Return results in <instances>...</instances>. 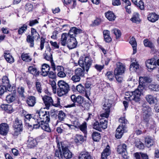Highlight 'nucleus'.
Returning <instances> with one entry per match:
<instances>
[{"mask_svg":"<svg viewBox=\"0 0 159 159\" xmlns=\"http://www.w3.org/2000/svg\"><path fill=\"white\" fill-rule=\"evenodd\" d=\"M143 90V88L142 86L139 85L137 89L130 93L129 95L126 94V96L125 97V99L128 101H134L136 102H138L140 100V96ZM126 93L128 94V93Z\"/></svg>","mask_w":159,"mask_h":159,"instance_id":"nucleus-1","label":"nucleus"},{"mask_svg":"<svg viewBox=\"0 0 159 159\" xmlns=\"http://www.w3.org/2000/svg\"><path fill=\"white\" fill-rule=\"evenodd\" d=\"M58 88L57 89V93L59 97L66 95L70 90L68 84L63 80H60L58 82Z\"/></svg>","mask_w":159,"mask_h":159,"instance_id":"nucleus-2","label":"nucleus"},{"mask_svg":"<svg viewBox=\"0 0 159 159\" xmlns=\"http://www.w3.org/2000/svg\"><path fill=\"white\" fill-rule=\"evenodd\" d=\"M93 60L89 56H86L84 57H81L78 61L79 64L82 68L85 69L88 72L91 67Z\"/></svg>","mask_w":159,"mask_h":159,"instance_id":"nucleus-3","label":"nucleus"},{"mask_svg":"<svg viewBox=\"0 0 159 159\" xmlns=\"http://www.w3.org/2000/svg\"><path fill=\"white\" fill-rule=\"evenodd\" d=\"M57 147L58 149L61 148L62 151V155L64 157L67 159H70L72 157V154L71 152L68 149L67 146L65 144V141H60L59 139H57L56 141Z\"/></svg>","mask_w":159,"mask_h":159,"instance_id":"nucleus-4","label":"nucleus"},{"mask_svg":"<svg viewBox=\"0 0 159 159\" xmlns=\"http://www.w3.org/2000/svg\"><path fill=\"white\" fill-rule=\"evenodd\" d=\"M36 114L37 116L39 117L38 118H36V120H42L47 122L50 121V118L48 111L40 110L37 111Z\"/></svg>","mask_w":159,"mask_h":159,"instance_id":"nucleus-5","label":"nucleus"},{"mask_svg":"<svg viewBox=\"0 0 159 159\" xmlns=\"http://www.w3.org/2000/svg\"><path fill=\"white\" fill-rule=\"evenodd\" d=\"M48 122L42 120H36L35 123H33V127L35 129L41 127L42 129L46 131L50 132L51 129L49 127Z\"/></svg>","mask_w":159,"mask_h":159,"instance_id":"nucleus-6","label":"nucleus"},{"mask_svg":"<svg viewBox=\"0 0 159 159\" xmlns=\"http://www.w3.org/2000/svg\"><path fill=\"white\" fill-rule=\"evenodd\" d=\"M13 127L14 132L13 135L15 137H16L20 134V132L22 131L23 127L21 121L16 118Z\"/></svg>","mask_w":159,"mask_h":159,"instance_id":"nucleus-7","label":"nucleus"},{"mask_svg":"<svg viewBox=\"0 0 159 159\" xmlns=\"http://www.w3.org/2000/svg\"><path fill=\"white\" fill-rule=\"evenodd\" d=\"M51 49L50 47L47 48L45 53L44 54V58L46 60L50 61L51 63V68L53 71L56 70V66L52 60V54L51 52Z\"/></svg>","mask_w":159,"mask_h":159,"instance_id":"nucleus-8","label":"nucleus"},{"mask_svg":"<svg viewBox=\"0 0 159 159\" xmlns=\"http://www.w3.org/2000/svg\"><path fill=\"white\" fill-rule=\"evenodd\" d=\"M117 152L121 154L122 157L124 159H127V146L125 144H122L119 145L117 147Z\"/></svg>","mask_w":159,"mask_h":159,"instance_id":"nucleus-9","label":"nucleus"},{"mask_svg":"<svg viewBox=\"0 0 159 159\" xmlns=\"http://www.w3.org/2000/svg\"><path fill=\"white\" fill-rule=\"evenodd\" d=\"M146 66L148 70H152L156 67V61L154 58H152L146 60L145 62ZM149 71L150 70H149Z\"/></svg>","mask_w":159,"mask_h":159,"instance_id":"nucleus-10","label":"nucleus"},{"mask_svg":"<svg viewBox=\"0 0 159 159\" xmlns=\"http://www.w3.org/2000/svg\"><path fill=\"white\" fill-rule=\"evenodd\" d=\"M82 32V30L80 29H78L75 27L71 28L69 33L67 34L70 38L72 39L75 38L76 34H79Z\"/></svg>","mask_w":159,"mask_h":159,"instance_id":"nucleus-11","label":"nucleus"},{"mask_svg":"<svg viewBox=\"0 0 159 159\" xmlns=\"http://www.w3.org/2000/svg\"><path fill=\"white\" fill-rule=\"evenodd\" d=\"M125 67L123 64L119 62L117 64V67L115 70L114 75H121L124 72Z\"/></svg>","mask_w":159,"mask_h":159,"instance_id":"nucleus-12","label":"nucleus"},{"mask_svg":"<svg viewBox=\"0 0 159 159\" xmlns=\"http://www.w3.org/2000/svg\"><path fill=\"white\" fill-rule=\"evenodd\" d=\"M77 44V42L75 38H70L67 40L66 45L69 49H72L76 47Z\"/></svg>","mask_w":159,"mask_h":159,"instance_id":"nucleus-13","label":"nucleus"},{"mask_svg":"<svg viewBox=\"0 0 159 159\" xmlns=\"http://www.w3.org/2000/svg\"><path fill=\"white\" fill-rule=\"evenodd\" d=\"M9 126L6 123H2L0 125V134L3 135H6L9 131Z\"/></svg>","mask_w":159,"mask_h":159,"instance_id":"nucleus-14","label":"nucleus"},{"mask_svg":"<svg viewBox=\"0 0 159 159\" xmlns=\"http://www.w3.org/2000/svg\"><path fill=\"white\" fill-rule=\"evenodd\" d=\"M124 127L119 125L116 129L115 134L116 137L118 139H120L122 136L124 132L125 131V129L123 128Z\"/></svg>","mask_w":159,"mask_h":159,"instance_id":"nucleus-15","label":"nucleus"},{"mask_svg":"<svg viewBox=\"0 0 159 159\" xmlns=\"http://www.w3.org/2000/svg\"><path fill=\"white\" fill-rule=\"evenodd\" d=\"M112 103V101L111 100L109 99H105L104 104L103 105V109L105 111L110 112Z\"/></svg>","mask_w":159,"mask_h":159,"instance_id":"nucleus-16","label":"nucleus"},{"mask_svg":"<svg viewBox=\"0 0 159 159\" xmlns=\"http://www.w3.org/2000/svg\"><path fill=\"white\" fill-rule=\"evenodd\" d=\"M70 39L68 34L66 33H63L62 34L61 38L60 43L63 46H65L67 43V40Z\"/></svg>","mask_w":159,"mask_h":159,"instance_id":"nucleus-17","label":"nucleus"},{"mask_svg":"<svg viewBox=\"0 0 159 159\" xmlns=\"http://www.w3.org/2000/svg\"><path fill=\"white\" fill-rule=\"evenodd\" d=\"M42 98L47 107H49L51 105L53 104V101L51 97L45 95Z\"/></svg>","mask_w":159,"mask_h":159,"instance_id":"nucleus-18","label":"nucleus"},{"mask_svg":"<svg viewBox=\"0 0 159 159\" xmlns=\"http://www.w3.org/2000/svg\"><path fill=\"white\" fill-rule=\"evenodd\" d=\"M26 102L29 106L33 107L36 103V98L34 96H29L27 98Z\"/></svg>","mask_w":159,"mask_h":159,"instance_id":"nucleus-19","label":"nucleus"},{"mask_svg":"<svg viewBox=\"0 0 159 159\" xmlns=\"http://www.w3.org/2000/svg\"><path fill=\"white\" fill-rule=\"evenodd\" d=\"M139 85H141L143 88V90L144 89L145 85L143 84L145 83H149L151 81L150 78L148 77H140L139 79Z\"/></svg>","mask_w":159,"mask_h":159,"instance_id":"nucleus-20","label":"nucleus"},{"mask_svg":"<svg viewBox=\"0 0 159 159\" xmlns=\"http://www.w3.org/2000/svg\"><path fill=\"white\" fill-rule=\"evenodd\" d=\"M14 90H13V93L8 95L6 97V101L8 103L13 102L16 99L15 93L16 91L14 88Z\"/></svg>","mask_w":159,"mask_h":159,"instance_id":"nucleus-21","label":"nucleus"},{"mask_svg":"<svg viewBox=\"0 0 159 159\" xmlns=\"http://www.w3.org/2000/svg\"><path fill=\"white\" fill-rule=\"evenodd\" d=\"M50 67L49 65L44 64L42 65L41 74L44 76L48 75Z\"/></svg>","mask_w":159,"mask_h":159,"instance_id":"nucleus-22","label":"nucleus"},{"mask_svg":"<svg viewBox=\"0 0 159 159\" xmlns=\"http://www.w3.org/2000/svg\"><path fill=\"white\" fill-rule=\"evenodd\" d=\"M4 57L7 62L9 63H12L14 62V59L12 56L11 55L9 51H5Z\"/></svg>","mask_w":159,"mask_h":159,"instance_id":"nucleus-23","label":"nucleus"},{"mask_svg":"<svg viewBox=\"0 0 159 159\" xmlns=\"http://www.w3.org/2000/svg\"><path fill=\"white\" fill-rule=\"evenodd\" d=\"M110 148L109 145H107L106 148L103 150L101 154L102 159H105L107 158L111 153Z\"/></svg>","mask_w":159,"mask_h":159,"instance_id":"nucleus-24","label":"nucleus"},{"mask_svg":"<svg viewBox=\"0 0 159 159\" xmlns=\"http://www.w3.org/2000/svg\"><path fill=\"white\" fill-rule=\"evenodd\" d=\"M105 16L110 21H113L114 20L116 17V16L113 12L108 11L105 13Z\"/></svg>","mask_w":159,"mask_h":159,"instance_id":"nucleus-25","label":"nucleus"},{"mask_svg":"<svg viewBox=\"0 0 159 159\" xmlns=\"http://www.w3.org/2000/svg\"><path fill=\"white\" fill-rule=\"evenodd\" d=\"M37 143L36 139L32 138H29L27 141L28 147L32 148L37 145Z\"/></svg>","mask_w":159,"mask_h":159,"instance_id":"nucleus-26","label":"nucleus"},{"mask_svg":"<svg viewBox=\"0 0 159 159\" xmlns=\"http://www.w3.org/2000/svg\"><path fill=\"white\" fill-rule=\"evenodd\" d=\"M129 43L132 46L133 50V54H135L137 52V43L135 39L132 37L130 39L129 42Z\"/></svg>","mask_w":159,"mask_h":159,"instance_id":"nucleus-27","label":"nucleus"},{"mask_svg":"<svg viewBox=\"0 0 159 159\" xmlns=\"http://www.w3.org/2000/svg\"><path fill=\"white\" fill-rule=\"evenodd\" d=\"M159 18V16L155 13H152L148 15V20L150 21L154 22L157 20Z\"/></svg>","mask_w":159,"mask_h":159,"instance_id":"nucleus-28","label":"nucleus"},{"mask_svg":"<svg viewBox=\"0 0 159 159\" xmlns=\"http://www.w3.org/2000/svg\"><path fill=\"white\" fill-rule=\"evenodd\" d=\"M146 99L148 102L150 104L155 103L157 102V99L153 96L149 94L147 95L146 97Z\"/></svg>","mask_w":159,"mask_h":159,"instance_id":"nucleus-29","label":"nucleus"},{"mask_svg":"<svg viewBox=\"0 0 159 159\" xmlns=\"http://www.w3.org/2000/svg\"><path fill=\"white\" fill-rule=\"evenodd\" d=\"M145 143L147 147L150 148L153 145V141L152 138L149 136H147L145 139Z\"/></svg>","mask_w":159,"mask_h":159,"instance_id":"nucleus-30","label":"nucleus"},{"mask_svg":"<svg viewBox=\"0 0 159 159\" xmlns=\"http://www.w3.org/2000/svg\"><path fill=\"white\" fill-rule=\"evenodd\" d=\"M85 69L83 68L82 69L80 68H78L75 69V74L76 75L79 76L80 77H83L84 75V72Z\"/></svg>","mask_w":159,"mask_h":159,"instance_id":"nucleus-31","label":"nucleus"},{"mask_svg":"<svg viewBox=\"0 0 159 159\" xmlns=\"http://www.w3.org/2000/svg\"><path fill=\"white\" fill-rule=\"evenodd\" d=\"M79 129L84 134V136H85L87 133V125L86 122H83L81 125H80Z\"/></svg>","mask_w":159,"mask_h":159,"instance_id":"nucleus-32","label":"nucleus"},{"mask_svg":"<svg viewBox=\"0 0 159 159\" xmlns=\"http://www.w3.org/2000/svg\"><path fill=\"white\" fill-rule=\"evenodd\" d=\"M150 110H149V112H150ZM152 114H150L149 112V114L146 113H143V116L144 121L149 123V121L151 120L152 119H151L150 117L152 116Z\"/></svg>","mask_w":159,"mask_h":159,"instance_id":"nucleus-33","label":"nucleus"},{"mask_svg":"<svg viewBox=\"0 0 159 159\" xmlns=\"http://www.w3.org/2000/svg\"><path fill=\"white\" fill-rule=\"evenodd\" d=\"M1 107L3 110L8 112H11L13 111V108L10 105L2 104L1 105Z\"/></svg>","mask_w":159,"mask_h":159,"instance_id":"nucleus-34","label":"nucleus"},{"mask_svg":"<svg viewBox=\"0 0 159 159\" xmlns=\"http://www.w3.org/2000/svg\"><path fill=\"white\" fill-rule=\"evenodd\" d=\"M56 150L55 153V159H63V155L61 150V148Z\"/></svg>","mask_w":159,"mask_h":159,"instance_id":"nucleus-35","label":"nucleus"},{"mask_svg":"<svg viewBox=\"0 0 159 159\" xmlns=\"http://www.w3.org/2000/svg\"><path fill=\"white\" fill-rule=\"evenodd\" d=\"M93 140L95 141H98L101 139L100 133L97 132H93L92 135Z\"/></svg>","mask_w":159,"mask_h":159,"instance_id":"nucleus-36","label":"nucleus"},{"mask_svg":"<svg viewBox=\"0 0 159 159\" xmlns=\"http://www.w3.org/2000/svg\"><path fill=\"white\" fill-rule=\"evenodd\" d=\"M22 59L26 61L30 62L32 60V58L27 53H23L21 56Z\"/></svg>","mask_w":159,"mask_h":159,"instance_id":"nucleus-37","label":"nucleus"},{"mask_svg":"<svg viewBox=\"0 0 159 159\" xmlns=\"http://www.w3.org/2000/svg\"><path fill=\"white\" fill-rule=\"evenodd\" d=\"M28 70L30 73L34 75H39V73L37 71V69L33 66H30L28 68Z\"/></svg>","mask_w":159,"mask_h":159,"instance_id":"nucleus-38","label":"nucleus"},{"mask_svg":"<svg viewBox=\"0 0 159 159\" xmlns=\"http://www.w3.org/2000/svg\"><path fill=\"white\" fill-rule=\"evenodd\" d=\"M76 89L77 91L80 93H84L86 91L85 88L81 84L77 85L76 87Z\"/></svg>","mask_w":159,"mask_h":159,"instance_id":"nucleus-39","label":"nucleus"},{"mask_svg":"<svg viewBox=\"0 0 159 159\" xmlns=\"http://www.w3.org/2000/svg\"><path fill=\"white\" fill-rule=\"evenodd\" d=\"M24 115V117H25V121H26V120H31L32 121L33 123L32 125H33V123H35V121H36V118H33L32 115L30 114H27L26 115Z\"/></svg>","mask_w":159,"mask_h":159,"instance_id":"nucleus-40","label":"nucleus"},{"mask_svg":"<svg viewBox=\"0 0 159 159\" xmlns=\"http://www.w3.org/2000/svg\"><path fill=\"white\" fill-rule=\"evenodd\" d=\"M79 159H91V156L87 153L80 154L79 157Z\"/></svg>","mask_w":159,"mask_h":159,"instance_id":"nucleus-41","label":"nucleus"},{"mask_svg":"<svg viewBox=\"0 0 159 159\" xmlns=\"http://www.w3.org/2000/svg\"><path fill=\"white\" fill-rule=\"evenodd\" d=\"M35 39L30 35H28L27 37L26 40L27 42L30 43V46L33 47L34 46V39Z\"/></svg>","mask_w":159,"mask_h":159,"instance_id":"nucleus-42","label":"nucleus"},{"mask_svg":"<svg viewBox=\"0 0 159 159\" xmlns=\"http://www.w3.org/2000/svg\"><path fill=\"white\" fill-rule=\"evenodd\" d=\"M84 140L83 136L80 134H76L75 136V141L76 143H81Z\"/></svg>","mask_w":159,"mask_h":159,"instance_id":"nucleus-43","label":"nucleus"},{"mask_svg":"<svg viewBox=\"0 0 159 159\" xmlns=\"http://www.w3.org/2000/svg\"><path fill=\"white\" fill-rule=\"evenodd\" d=\"M143 113H149V110H150V114H152L151 108L149 107L148 106L146 105L145 104H143Z\"/></svg>","mask_w":159,"mask_h":159,"instance_id":"nucleus-44","label":"nucleus"},{"mask_svg":"<svg viewBox=\"0 0 159 159\" xmlns=\"http://www.w3.org/2000/svg\"><path fill=\"white\" fill-rule=\"evenodd\" d=\"M119 121L120 124L119 125H121L124 127L123 128L125 129L126 128L125 124L127 123V120L125 119L124 117L120 118L119 119Z\"/></svg>","mask_w":159,"mask_h":159,"instance_id":"nucleus-45","label":"nucleus"},{"mask_svg":"<svg viewBox=\"0 0 159 159\" xmlns=\"http://www.w3.org/2000/svg\"><path fill=\"white\" fill-rule=\"evenodd\" d=\"M143 43L144 46L150 48H153L154 45L148 39H145L143 41Z\"/></svg>","mask_w":159,"mask_h":159,"instance_id":"nucleus-46","label":"nucleus"},{"mask_svg":"<svg viewBox=\"0 0 159 159\" xmlns=\"http://www.w3.org/2000/svg\"><path fill=\"white\" fill-rule=\"evenodd\" d=\"M31 36L34 38L38 39L39 38V35L36 30L34 28H31Z\"/></svg>","mask_w":159,"mask_h":159,"instance_id":"nucleus-47","label":"nucleus"},{"mask_svg":"<svg viewBox=\"0 0 159 159\" xmlns=\"http://www.w3.org/2000/svg\"><path fill=\"white\" fill-rule=\"evenodd\" d=\"M2 84L4 85L5 87L9 86L10 85L9 80L8 77L7 76H4L3 77L2 79Z\"/></svg>","mask_w":159,"mask_h":159,"instance_id":"nucleus-48","label":"nucleus"},{"mask_svg":"<svg viewBox=\"0 0 159 159\" xmlns=\"http://www.w3.org/2000/svg\"><path fill=\"white\" fill-rule=\"evenodd\" d=\"M66 115L65 113L62 111H59L58 114V117L60 121H63L65 118Z\"/></svg>","mask_w":159,"mask_h":159,"instance_id":"nucleus-49","label":"nucleus"},{"mask_svg":"<svg viewBox=\"0 0 159 159\" xmlns=\"http://www.w3.org/2000/svg\"><path fill=\"white\" fill-rule=\"evenodd\" d=\"M107 121L106 120L102 119L100 120V126L101 129H105L107 127Z\"/></svg>","mask_w":159,"mask_h":159,"instance_id":"nucleus-50","label":"nucleus"},{"mask_svg":"<svg viewBox=\"0 0 159 159\" xmlns=\"http://www.w3.org/2000/svg\"><path fill=\"white\" fill-rule=\"evenodd\" d=\"M148 87L150 89L153 91H159V85L157 84H150L149 85Z\"/></svg>","mask_w":159,"mask_h":159,"instance_id":"nucleus-51","label":"nucleus"},{"mask_svg":"<svg viewBox=\"0 0 159 159\" xmlns=\"http://www.w3.org/2000/svg\"><path fill=\"white\" fill-rule=\"evenodd\" d=\"M35 87L36 90L39 93H41L42 91V88L41 83L39 82H36Z\"/></svg>","mask_w":159,"mask_h":159,"instance_id":"nucleus-52","label":"nucleus"},{"mask_svg":"<svg viewBox=\"0 0 159 159\" xmlns=\"http://www.w3.org/2000/svg\"><path fill=\"white\" fill-rule=\"evenodd\" d=\"M131 19L134 22H137L139 21V14L138 13H134Z\"/></svg>","mask_w":159,"mask_h":159,"instance_id":"nucleus-53","label":"nucleus"},{"mask_svg":"<svg viewBox=\"0 0 159 159\" xmlns=\"http://www.w3.org/2000/svg\"><path fill=\"white\" fill-rule=\"evenodd\" d=\"M112 32L116 36V39L119 38L120 37L121 33L119 30L117 29H115L112 30Z\"/></svg>","mask_w":159,"mask_h":159,"instance_id":"nucleus-54","label":"nucleus"},{"mask_svg":"<svg viewBox=\"0 0 159 159\" xmlns=\"http://www.w3.org/2000/svg\"><path fill=\"white\" fill-rule=\"evenodd\" d=\"M116 80L119 84H121L124 81L123 77L119 75H115Z\"/></svg>","mask_w":159,"mask_h":159,"instance_id":"nucleus-55","label":"nucleus"},{"mask_svg":"<svg viewBox=\"0 0 159 159\" xmlns=\"http://www.w3.org/2000/svg\"><path fill=\"white\" fill-rule=\"evenodd\" d=\"M25 10L28 12L31 11L33 8V6L30 3H27L25 6Z\"/></svg>","mask_w":159,"mask_h":159,"instance_id":"nucleus-56","label":"nucleus"},{"mask_svg":"<svg viewBox=\"0 0 159 159\" xmlns=\"http://www.w3.org/2000/svg\"><path fill=\"white\" fill-rule=\"evenodd\" d=\"M18 92L21 97L24 98V93H25V89L24 87L21 86L19 87L18 89Z\"/></svg>","mask_w":159,"mask_h":159,"instance_id":"nucleus-57","label":"nucleus"},{"mask_svg":"<svg viewBox=\"0 0 159 159\" xmlns=\"http://www.w3.org/2000/svg\"><path fill=\"white\" fill-rule=\"evenodd\" d=\"M135 146L140 149H143L144 148L143 144L141 142L138 140L135 142Z\"/></svg>","mask_w":159,"mask_h":159,"instance_id":"nucleus-58","label":"nucleus"},{"mask_svg":"<svg viewBox=\"0 0 159 159\" xmlns=\"http://www.w3.org/2000/svg\"><path fill=\"white\" fill-rule=\"evenodd\" d=\"M139 64H138L137 62H133L130 66V70H131V69H132V70H135L139 68Z\"/></svg>","mask_w":159,"mask_h":159,"instance_id":"nucleus-59","label":"nucleus"},{"mask_svg":"<svg viewBox=\"0 0 159 159\" xmlns=\"http://www.w3.org/2000/svg\"><path fill=\"white\" fill-rule=\"evenodd\" d=\"M93 129L100 131H101L102 130L100 126V123H99L98 121H96L94 123L93 125Z\"/></svg>","mask_w":159,"mask_h":159,"instance_id":"nucleus-60","label":"nucleus"},{"mask_svg":"<svg viewBox=\"0 0 159 159\" xmlns=\"http://www.w3.org/2000/svg\"><path fill=\"white\" fill-rule=\"evenodd\" d=\"M27 29V25L25 24L23 25L18 30V33L20 34H21L24 31H25Z\"/></svg>","mask_w":159,"mask_h":159,"instance_id":"nucleus-61","label":"nucleus"},{"mask_svg":"<svg viewBox=\"0 0 159 159\" xmlns=\"http://www.w3.org/2000/svg\"><path fill=\"white\" fill-rule=\"evenodd\" d=\"M72 123L73 126H74L76 128L78 129L80 125V122L78 119H76L72 121Z\"/></svg>","mask_w":159,"mask_h":159,"instance_id":"nucleus-62","label":"nucleus"},{"mask_svg":"<svg viewBox=\"0 0 159 159\" xmlns=\"http://www.w3.org/2000/svg\"><path fill=\"white\" fill-rule=\"evenodd\" d=\"M80 77L79 76L75 75H73L71 77V80L74 82H78L80 81Z\"/></svg>","mask_w":159,"mask_h":159,"instance_id":"nucleus-63","label":"nucleus"},{"mask_svg":"<svg viewBox=\"0 0 159 159\" xmlns=\"http://www.w3.org/2000/svg\"><path fill=\"white\" fill-rule=\"evenodd\" d=\"M136 5L141 10H143L144 9V3L141 0H139L138 2H137V4Z\"/></svg>","mask_w":159,"mask_h":159,"instance_id":"nucleus-64","label":"nucleus"}]
</instances>
